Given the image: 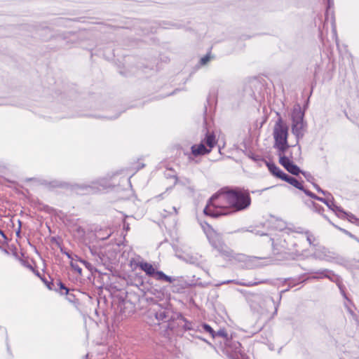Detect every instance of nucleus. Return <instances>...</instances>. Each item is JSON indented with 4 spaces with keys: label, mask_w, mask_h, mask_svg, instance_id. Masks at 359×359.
<instances>
[{
    "label": "nucleus",
    "mask_w": 359,
    "mask_h": 359,
    "mask_svg": "<svg viewBox=\"0 0 359 359\" xmlns=\"http://www.w3.org/2000/svg\"><path fill=\"white\" fill-rule=\"evenodd\" d=\"M250 203L251 198L248 190L225 187L212 196L203 212L212 217H218L245 210Z\"/></svg>",
    "instance_id": "obj_1"
},
{
    "label": "nucleus",
    "mask_w": 359,
    "mask_h": 359,
    "mask_svg": "<svg viewBox=\"0 0 359 359\" xmlns=\"http://www.w3.org/2000/svg\"><path fill=\"white\" fill-rule=\"evenodd\" d=\"M240 292L245 297L251 309L261 315L271 313L272 315L277 313L278 304H276L271 297L264 296L262 294L253 293L250 291L241 290Z\"/></svg>",
    "instance_id": "obj_2"
},
{
    "label": "nucleus",
    "mask_w": 359,
    "mask_h": 359,
    "mask_svg": "<svg viewBox=\"0 0 359 359\" xmlns=\"http://www.w3.org/2000/svg\"><path fill=\"white\" fill-rule=\"evenodd\" d=\"M304 110L299 104H296L292 111V132L297 140L302 138L306 128V122L304 121Z\"/></svg>",
    "instance_id": "obj_3"
},
{
    "label": "nucleus",
    "mask_w": 359,
    "mask_h": 359,
    "mask_svg": "<svg viewBox=\"0 0 359 359\" xmlns=\"http://www.w3.org/2000/svg\"><path fill=\"white\" fill-rule=\"evenodd\" d=\"M210 245L220 254L226 258L233 257V251L224 243L222 236L214 230L207 233Z\"/></svg>",
    "instance_id": "obj_4"
},
{
    "label": "nucleus",
    "mask_w": 359,
    "mask_h": 359,
    "mask_svg": "<svg viewBox=\"0 0 359 359\" xmlns=\"http://www.w3.org/2000/svg\"><path fill=\"white\" fill-rule=\"evenodd\" d=\"M222 350L230 359H248V357L241 351V344L232 339L226 340L222 346Z\"/></svg>",
    "instance_id": "obj_5"
},
{
    "label": "nucleus",
    "mask_w": 359,
    "mask_h": 359,
    "mask_svg": "<svg viewBox=\"0 0 359 359\" xmlns=\"http://www.w3.org/2000/svg\"><path fill=\"white\" fill-rule=\"evenodd\" d=\"M140 267L149 276L154 277L157 280L165 281L168 283H173L175 278L168 276L161 271H156L154 266L146 262L142 261L135 264Z\"/></svg>",
    "instance_id": "obj_6"
},
{
    "label": "nucleus",
    "mask_w": 359,
    "mask_h": 359,
    "mask_svg": "<svg viewBox=\"0 0 359 359\" xmlns=\"http://www.w3.org/2000/svg\"><path fill=\"white\" fill-rule=\"evenodd\" d=\"M107 187V182L105 180L102 179L97 181L91 182L90 184H76L74 190L80 194L95 193L102 191Z\"/></svg>",
    "instance_id": "obj_7"
},
{
    "label": "nucleus",
    "mask_w": 359,
    "mask_h": 359,
    "mask_svg": "<svg viewBox=\"0 0 359 359\" xmlns=\"http://www.w3.org/2000/svg\"><path fill=\"white\" fill-rule=\"evenodd\" d=\"M278 118L276 121L273 130V136L275 143L287 142L288 126L283 121L279 113H277Z\"/></svg>",
    "instance_id": "obj_8"
},
{
    "label": "nucleus",
    "mask_w": 359,
    "mask_h": 359,
    "mask_svg": "<svg viewBox=\"0 0 359 359\" xmlns=\"http://www.w3.org/2000/svg\"><path fill=\"white\" fill-rule=\"evenodd\" d=\"M313 257L317 259L333 262L338 258L337 253L320 245L313 249Z\"/></svg>",
    "instance_id": "obj_9"
},
{
    "label": "nucleus",
    "mask_w": 359,
    "mask_h": 359,
    "mask_svg": "<svg viewBox=\"0 0 359 359\" xmlns=\"http://www.w3.org/2000/svg\"><path fill=\"white\" fill-rule=\"evenodd\" d=\"M151 316H154L158 323H166L172 319V312L169 309L157 306L149 311Z\"/></svg>",
    "instance_id": "obj_10"
},
{
    "label": "nucleus",
    "mask_w": 359,
    "mask_h": 359,
    "mask_svg": "<svg viewBox=\"0 0 359 359\" xmlns=\"http://www.w3.org/2000/svg\"><path fill=\"white\" fill-rule=\"evenodd\" d=\"M279 163L292 175H298L302 171L299 167L294 164L288 157H281L279 160Z\"/></svg>",
    "instance_id": "obj_11"
},
{
    "label": "nucleus",
    "mask_w": 359,
    "mask_h": 359,
    "mask_svg": "<svg viewBox=\"0 0 359 359\" xmlns=\"http://www.w3.org/2000/svg\"><path fill=\"white\" fill-rule=\"evenodd\" d=\"M191 149V154L195 156L205 155L210 152V149L205 147L203 140H201L199 144L193 145Z\"/></svg>",
    "instance_id": "obj_12"
},
{
    "label": "nucleus",
    "mask_w": 359,
    "mask_h": 359,
    "mask_svg": "<svg viewBox=\"0 0 359 359\" xmlns=\"http://www.w3.org/2000/svg\"><path fill=\"white\" fill-rule=\"evenodd\" d=\"M333 4V2H331L330 0H328V8L325 13V24H328L330 22L332 26V32L336 36L337 34V30H336V23H335V18L334 16V13L332 11L330 13V8L331 7V5Z\"/></svg>",
    "instance_id": "obj_13"
},
{
    "label": "nucleus",
    "mask_w": 359,
    "mask_h": 359,
    "mask_svg": "<svg viewBox=\"0 0 359 359\" xmlns=\"http://www.w3.org/2000/svg\"><path fill=\"white\" fill-rule=\"evenodd\" d=\"M329 196L330 198L329 199V203L327 204L328 208L332 210L339 217H344L347 215L346 212L334 203V198L331 194Z\"/></svg>",
    "instance_id": "obj_14"
},
{
    "label": "nucleus",
    "mask_w": 359,
    "mask_h": 359,
    "mask_svg": "<svg viewBox=\"0 0 359 359\" xmlns=\"http://www.w3.org/2000/svg\"><path fill=\"white\" fill-rule=\"evenodd\" d=\"M324 278H327L332 282L337 283L339 281L338 276L334 274L333 271L328 269H323V271L320 272V276H312V278L313 279H321Z\"/></svg>",
    "instance_id": "obj_15"
},
{
    "label": "nucleus",
    "mask_w": 359,
    "mask_h": 359,
    "mask_svg": "<svg viewBox=\"0 0 359 359\" xmlns=\"http://www.w3.org/2000/svg\"><path fill=\"white\" fill-rule=\"evenodd\" d=\"M201 140H203L204 144H206L208 149H210V151L217 144L215 134L213 133H210L208 130L206 131L205 137Z\"/></svg>",
    "instance_id": "obj_16"
},
{
    "label": "nucleus",
    "mask_w": 359,
    "mask_h": 359,
    "mask_svg": "<svg viewBox=\"0 0 359 359\" xmlns=\"http://www.w3.org/2000/svg\"><path fill=\"white\" fill-rule=\"evenodd\" d=\"M265 164L273 175L281 179L285 175V172L280 170L275 163L265 161Z\"/></svg>",
    "instance_id": "obj_17"
},
{
    "label": "nucleus",
    "mask_w": 359,
    "mask_h": 359,
    "mask_svg": "<svg viewBox=\"0 0 359 359\" xmlns=\"http://www.w3.org/2000/svg\"><path fill=\"white\" fill-rule=\"evenodd\" d=\"M281 180L287 182V183H289L290 184L292 185L293 187H296L297 189L301 190V191H303L304 190H306L302 182H300L299 181H298L296 178L293 177H291L290 175H288L287 174L285 173V175L283 176V177L281 178Z\"/></svg>",
    "instance_id": "obj_18"
},
{
    "label": "nucleus",
    "mask_w": 359,
    "mask_h": 359,
    "mask_svg": "<svg viewBox=\"0 0 359 359\" xmlns=\"http://www.w3.org/2000/svg\"><path fill=\"white\" fill-rule=\"evenodd\" d=\"M273 147L275 149L278 150V156H279V160L280 159L281 157H286L284 155V153L290 147L288 142L274 143Z\"/></svg>",
    "instance_id": "obj_19"
},
{
    "label": "nucleus",
    "mask_w": 359,
    "mask_h": 359,
    "mask_svg": "<svg viewBox=\"0 0 359 359\" xmlns=\"http://www.w3.org/2000/svg\"><path fill=\"white\" fill-rule=\"evenodd\" d=\"M304 192L307 196H310L311 198H312L313 199H316L317 201H321L323 203H325L326 205H327V203H329V199L330 198L329 196H325V198H322V197H319V196H316V194H314L313 193H312L309 190H304Z\"/></svg>",
    "instance_id": "obj_20"
},
{
    "label": "nucleus",
    "mask_w": 359,
    "mask_h": 359,
    "mask_svg": "<svg viewBox=\"0 0 359 359\" xmlns=\"http://www.w3.org/2000/svg\"><path fill=\"white\" fill-rule=\"evenodd\" d=\"M183 320L184 321V325H183V328L185 330H190V331H194L196 332L198 331H201L199 325H196L194 324L193 323L187 320L185 318H183Z\"/></svg>",
    "instance_id": "obj_21"
},
{
    "label": "nucleus",
    "mask_w": 359,
    "mask_h": 359,
    "mask_svg": "<svg viewBox=\"0 0 359 359\" xmlns=\"http://www.w3.org/2000/svg\"><path fill=\"white\" fill-rule=\"evenodd\" d=\"M305 233L306 236V240L309 242V245H312L313 247V249H315L319 245L318 243H316V237L309 231H306Z\"/></svg>",
    "instance_id": "obj_22"
},
{
    "label": "nucleus",
    "mask_w": 359,
    "mask_h": 359,
    "mask_svg": "<svg viewBox=\"0 0 359 359\" xmlns=\"http://www.w3.org/2000/svg\"><path fill=\"white\" fill-rule=\"evenodd\" d=\"M201 331H198L199 332H205L209 333L212 338H215V331L208 324L203 323L201 325H199Z\"/></svg>",
    "instance_id": "obj_23"
},
{
    "label": "nucleus",
    "mask_w": 359,
    "mask_h": 359,
    "mask_svg": "<svg viewBox=\"0 0 359 359\" xmlns=\"http://www.w3.org/2000/svg\"><path fill=\"white\" fill-rule=\"evenodd\" d=\"M55 284V287L57 288V292L61 294H67L69 292V289L60 280H57Z\"/></svg>",
    "instance_id": "obj_24"
},
{
    "label": "nucleus",
    "mask_w": 359,
    "mask_h": 359,
    "mask_svg": "<svg viewBox=\"0 0 359 359\" xmlns=\"http://www.w3.org/2000/svg\"><path fill=\"white\" fill-rule=\"evenodd\" d=\"M74 257H75V258H72V260L70 262V266L74 271L78 272L79 274H81L82 269L77 264V262H79V261L76 260L77 259H79V258L78 257L77 255H74Z\"/></svg>",
    "instance_id": "obj_25"
},
{
    "label": "nucleus",
    "mask_w": 359,
    "mask_h": 359,
    "mask_svg": "<svg viewBox=\"0 0 359 359\" xmlns=\"http://www.w3.org/2000/svg\"><path fill=\"white\" fill-rule=\"evenodd\" d=\"M214 335H215V338L217 337H222L223 339V341H221L220 343L223 342V344H224L226 341V339H229L228 338L227 332H226V330L224 329H220L217 332L215 331Z\"/></svg>",
    "instance_id": "obj_26"
},
{
    "label": "nucleus",
    "mask_w": 359,
    "mask_h": 359,
    "mask_svg": "<svg viewBox=\"0 0 359 359\" xmlns=\"http://www.w3.org/2000/svg\"><path fill=\"white\" fill-rule=\"evenodd\" d=\"M306 280H301V277H299L297 280L296 279H292V278H288L287 280V281H288V285H289V287H294V285L300 283H304Z\"/></svg>",
    "instance_id": "obj_27"
},
{
    "label": "nucleus",
    "mask_w": 359,
    "mask_h": 359,
    "mask_svg": "<svg viewBox=\"0 0 359 359\" xmlns=\"http://www.w3.org/2000/svg\"><path fill=\"white\" fill-rule=\"evenodd\" d=\"M301 174H302L304 175V177L306 178V180L311 182V183H314V177L309 172H306V171H302Z\"/></svg>",
    "instance_id": "obj_28"
},
{
    "label": "nucleus",
    "mask_w": 359,
    "mask_h": 359,
    "mask_svg": "<svg viewBox=\"0 0 359 359\" xmlns=\"http://www.w3.org/2000/svg\"><path fill=\"white\" fill-rule=\"evenodd\" d=\"M249 157L255 162L259 163L263 162L265 163V160L259 155L252 154Z\"/></svg>",
    "instance_id": "obj_29"
},
{
    "label": "nucleus",
    "mask_w": 359,
    "mask_h": 359,
    "mask_svg": "<svg viewBox=\"0 0 359 359\" xmlns=\"http://www.w3.org/2000/svg\"><path fill=\"white\" fill-rule=\"evenodd\" d=\"M42 280L46 285L47 287L51 290H57V288L55 287V284L53 282H49L45 278H42Z\"/></svg>",
    "instance_id": "obj_30"
},
{
    "label": "nucleus",
    "mask_w": 359,
    "mask_h": 359,
    "mask_svg": "<svg viewBox=\"0 0 359 359\" xmlns=\"http://www.w3.org/2000/svg\"><path fill=\"white\" fill-rule=\"evenodd\" d=\"M76 260H78L79 262H81L82 264H83L89 271H92L93 270V268L91 265L90 263H89L88 262L84 260V259H77Z\"/></svg>",
    "instance_id": "obj_31"
},
{
    "label": "nucleus",
    "mask_w": 359,
    "mask_h": 359,
    "mask_svg": "<svg viewBox=\"0 0 359 359\" xmlns=\"http://www.w3.org/2000/svg\"><path fill=\"white\" fill-rule=\"evenodd\" d=\"M312 206H313V209L314 211L321 214L322 212L324 210V208L320 206V205L314 203V202H312Z\"/></svg>",
    "instance_id": "obj_32"
},
{
    "label": "nucleus",
    "mask_w": 359,
    "mask_h": 359,
    "mask_svg": "<svg viewBox=\"0 0 359 359\" xmlns=\"http://www.w3.org/2000/svg\"><path fill=\"white\" fill-rule=\"evenodd\" d=\"M313 187L317 190L318 192L323 194L324 196H330V193L323 190L315 182L313 183Z\"/></svg>",
    "instance_id": "obj_33"
},
{
    "label": "nucleus",
    "mask_w": 359,
    "mask_h": 359,
    "mask_svg": "<svg viewBox=\"0 0 359 359\" xmlns=\"http://www.w3.org/2000/svg\"><path fill=\"white\" fill-rule=\"evenodd\" d=\"M210 60V56L209 54H207L206 55H205L204 57H203L201 60H200V64L201 65H206Z\"/></svg>",
    "instance_id": "obj_34"
},
{
    "label": "nucleus",
    "mask_w": 359,
    "mask_h": 359,
    "mask_svg": "<svg viewBox=\"0 0 359 359\" xmlns=\"http://www.w3.org/2000/svg\"><path fill=\"white\" fill-rule=\"evenodd\" d=\"M323 269H320V270H318V271H309L308 272L309 274H312L313 276H320V272L323 271Z\"/></svg>",
    "instance_id": "obj_35"
},
{
    "label": "nucleus",
    "mask_w": 359,
    "mask_h": 359,
    "mask_svg": "<svg viewBox=\"0 0 359 359\" xmlns=\"http://www.w3.org/2000/svg\"><path fill=\"white\" fill-rule=\"evenodd\" d=\"M236 284L240 285H245V286H254V285H257V283L249 282L248 283H245L236 282Z\"/></svg>",
    "instance_id": "obj_36"
},
{
    "label": "nucleus",
    "mask_w": 359,
    "mask_h": 359,
    "mask_svg": "<svg viewBox=\"0 0 359 359\" xmlns=\"http://www.w3.org/2000/svg\"><path fill=\"white\" fill-rule=\"evenodd\" d=\"M165 211L166 212H168L169 215H172V214L177 215V210L175 207H172L171 210H165Z\"/></svg>",
    "instance_id": "obj_37"
},
{
    "label": "nucleus",
    "mask_w": 359,
    "mask_h": 359,
    "mask_svg": "<svg viewBox=\"0 0 359 359\" xmlns=\"http://www.w3.org/2000/svg\"><path fill=\"white\" fill-rule=\"evenodd\" d=\"M18 223H19V228H18V229L16 231V235H17L18 237H20V229H21V222L20 220H18Z\"/></svg>",
    "instance_id": "obj_38"
},
{
    "label": "nucleus",
    "mask_w": 359,
    "mask_h": 359,
    "mask_svg": "<svg viewBox=\"0 0 359 359\" xmlns=\"http://www.w3.org/2000/svg\"><path fill=\"white\" fill-rule=\"evenodd\" d=\"M237 281L236 280H226V281H224L221 283V285L222 284H228V283H236Z\"/></svg>",
    "instance_id": "obj_39"
},
{
    "label": "nucleus",
    "mask_w": 359,
    "mask_h": 359,
    "mask_svg": "<svg viewBox=\"0 0 359 359\" xmlns=\"http://www.w3.org/2000/svg\"><path fill=\"white\" fill-rule=\"evenodd\" d=\"M190 262L192 264H196L197 263V258L196 257H191L190 259Z\"/></svg>",
    "instance_id": "obj_40"
},
{
    "label": "nucleus",
    "mask_w": 359,
    "mask_h": 359,
    "mask_svg": "<svg viewBox=\"0 0 359 359\" xmlns=\"http://www.w3.org/2000/svg\"><path fill=\"white\" fill-rule=\"evenodd\" d=\"M65 255L67 256V257H68L69 259H71V261L72 260V258H75V257H74V256L73 257V256H72L70 253H69V252H65Z\"/></svg>",
    "instance_id": "obj_41"
},
{
    "label": "nucleus",
    "mask_w": 359,
    "mask_h": 359,
    "mask_svg": "<svg viewBox=\"0 0 359 359\" xmlns=\"http://www.w3.org/2000/svg\"><path fill=\"white\" fill-rule=\"evenodd\" d=\"M0 235H1V236L5 239V240H7V237L6 236V235L4 234V233L0 229Z\"/></svg>",
    "instance_id": "obj_42"
},
{
    "label": "nucleus",
    "mask_w": 359,
    "mask_h": 359,
    "mask_svg": "<svg viewBox=\"0 0 359 359\" xmlns=\"http://www.w3.org/2000/svg\"><path fill=\"white\" fill-rule=\"evenodd\" d=\"M196 337H197L198 339H201V340L204 341L205 342H206V343H207V344H208L209 345H211V344H210V343H209V342H208L207 340H205V339H203L202 337H198V336H196Z\"/></svg>",
    "instance_id": "obj_43"
},
{
    "label": "nucleus",
    "mask_w": 359,
    "mask_h": 359,
    "mask_svg": "<svg viewBox=\"0 0 359 359\" xmlns=\"http://www.w3.org/2000/svg\"><path fill=\"white\" fill-rule=\"evenodd\" d=\"M288 290H289V288H288V289H286V290H282V291H281V292H280V297H279V300H280V299H281V297H281V294H282V293H283V292H286V291H288Z\"/></svg>",
    "instance_id": "obj_44"
},
{
    "label": "nucleus",
    "mask_w": 359,
    "mask_h": 359,
    "mask_svg": "<svg viewBox=\"0 0 359 359\" xmlns=\"http://www.w3.org/2000/svg\"><path fill=\"white\" fill-rule=\"evenodd\" d=\"M257 234H259V235H260V236H264V235H266V233H259L258 232L257 233Z\"/></svg>",
    "instance_id": "obj_45"
},
{
    "label": "nucleus",
    "mask_w": 359,
    "mask_h": 359,
    "mask_svg": "<svg viewBox=\"0 0 359 359\" xmlns=\"http://www.w3.org/2000/svg\"><path fill=\"white\" fill-rule=\"evenodd\" d=\"M355 262L359 263V257L357 259H355Z\"/></svg>",
    "instance_id": "obj_46"
},
{
    "label": "nucleus",
    "mask_w": 359,
    "mask_h": 359,
    "mask_svg": "<svg viewBox=\"0 0 359 359\" xmlns=\"http://www.w3.org/2000/svg\"><path fill=\"white\" fill-rule=\"evenodd\" d=\"M88 353H87L86 355H85V359H88Z\"/></svg>",
    "instance_id": "obj_47"
},
{
    "label": "nucleus",
    "mask_w": 359,
    "mask_h": 359,
    "mask_svg": "<svg viewBox=\"0 0 359 359\" xmlns=\"http://www.w3.org/2000/svg\"><path fill=\"white\" fill-rule=\"evenodd\" d=\"M323 217H324V218H325L326 219H327V220L330 222V220H329V219L327 217V216L323 215Z\"/></svg>",
    "instance_id": "obj_48"
},
{
    "label": "nucleus",
    "mask_w": 359,
    "mask_h": 359,
    "mask_svg": "<svg viewBox=\"0 0 359 359\" xmlns=\"http://www.w3.org/2000/svg\"><path fill=\"white\" fill-rule=\"evenodd\" d=\"M177 183V178L175 177V184Z\"/></svg>",
    "instance_id": "obj_49"
},
{
    "label": "nucleus",
    "mask_w": 359,
    "mask_h": 359,
    "mask_svg": "<svg viewBox=\"0 0 359 359\" xmlns=\"http://www.w3.org/2000/svg\"><path fill=\"white\" fill-rule=\"evenodd\" d=\"M133 262H134V260H131V261H130L131 264H133Z\"/></svg>",
    "instance_id": "obj_50"
}]
</instances>
